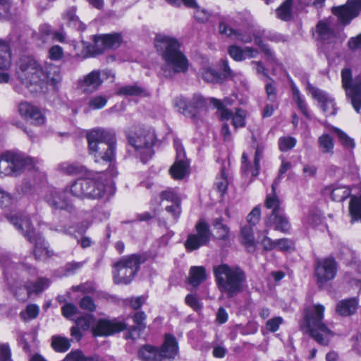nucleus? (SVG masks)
Listing matches in <instances>:
<instances>
[{"label": "nucleus", "instance_id": "nucleus-53", "mask_svg": "<svg viewBox=\"0 0 361 361\" xmlns=\"http://www.w3.org/2000/svg\"><path fill=\"white\" fill-rule=\"evenodd\" d=\"M108 99L103 95H97L91 98L88 102V106L90 109L97 110L104 108Z\"/></svg>", "mask_w": 361, "mask_h": 361}, {"label": "nucleus", "instance_id": "nucleus-22", "mask_svg": "<svg viewBox=\"0 0 361 361\" xmlns=\"http://www.w3.org/2000/svg\"><path fill=\"white\" fill-rule=\"evenodd\" d=\"M102 82L101 71L99 70H94L87 74L83 79L80 81L79 86L82 92L92 93L96 91Z\"/></svg>", "mask_w": 361, "mask_h": 361}, {"label": "nucleus", "instance_id": "nucleus-36", "mask_svg": "<svg viewBox=\"0 0 361 361\" xmlns=\"http://www.w3.org/2000/svg\"><path fill=\"white\" fill-rule=\"evenodd\" d=\"M188 162L187 160L176 159L170 169V173L174 179H182L188 172Z\"/></svg>", "mask_w": 361, "mask_h": 361}, {"label": "nucleus", "instance_id": "nucleus-8", "mask_svg": "<svg viewBox=\"0 0 361 361\" xmlns=\"http://www.w3.org/2000/svg\"><path fill=\"white\" fill-rule=\"evenodd\" d=\"M178 353V345L175 338L166 335L164 343L160 350L149 345L140 348L138 356L142 361H163L173 358Z\"/></svg>", "mask_w": 361, "mask_h": 361}, {"label": "nucleus", "instance_id": "nucleus-29", "mask_svg": "<svg viewBox=\"0 0 361 361\" xmlns=\"http://www.w3.org/2000/svg\"><path fill=\"white\" fill-rule=\"evenodd\" d=\"M357 189L360 191V195H352L348 205L352 223L361 221V183L357 186Z\"/></svg>", "mask_w": 361, "mask_h": 361}, {"label": "nucleus", "instance_id": "nucleus-26", "mask_svg": "<svg viewBox=\"0 0 361 361\" xmlns=\"http://www.w3.org/2000/svg\"><path fill=\"white\" fill-rule=\"evenodd\" d=\"M228 53L235 61H241L246 59L255 58L258 54V51L249 47L242 48L239 46L231 45L228 49Z\"/></svg>", "mask_w": 361, "mask_h": 361}, {"label": "nucleus", "instance_id": "nucleus-13", "mask_svg": "<svg viewBox=\"0 0 361 361\" xmlns=\"http://www.w3.org/2000/svg\"><path fill=\"white\" fill-rule=\"evenodd\" d=\"M195 233L190 234L185 243L188 251L192 252L207 245L212 236L208 224L203 219L198 221L195 226Z\"/></svg>", "mask_w": 361, "mask_h": 361}, {"label": "nucleus", "instance_id": "nucleus-57", "mask_svg": "<svg viewBox=\"0 0 361 361\" xmlns=\"http://www.w3.org/2000/svg\"><path fill=\"white\" fill-rule=\"evenodd\" d=\"M39 312V307L36 305L31 304L27 306L25 311L21 312L20 316L24 320L32 319L37 317Z\"/></svg>", "mask_w": 361, "mask_h": 361}, {"label": "nucleus", "instance_id": "nucleus-39", "mask_svg": "<svg viewBox=\"0 0 361 361\" xmlns=\"http://www.w3.org/2000/svg\"><path fill=\"white\" fill-rule=\"evenodd\" d=\"M291 89L293 93V99L297 104L298 109L305 117L310 118L307 105L306 104L304 96L300 94V90L295 85H292Z\"/></svg>", "mask_w": 361, "mask_h": 361}, {"label": "nucleus", "instance_id": "nucleus-9", "mask_svg": "<svg viewBox=\"0 0 361 361\" xmlns=\"http://www.w3.org/2000/svg\"><path fill=\"white\" fill-rule=\"evenodd\" d=\"M143 262L142 257L136 254L122 257L114 265L113 275L115 283H129L136 275L140 264Z\"/></svg>", "mask_w": 361, "mask_h": 361}, {"label": "nucleus", "instance_id": "nucleus-12", "mask_svg": "<svg viewBox=\"0 0 361 361\" xmlns=\"http://www.w3.org/2000/svg\"><path fill=\"white\" fill-rule=\"evenodd\" d=\"M341 78L346 96L350 99L354 109L358 113L361 107V81L352 80V73L349 68L342 70Z\"/></svg>", "mask_w": 361, "mask_h": 361}, {"label": "nucleus", "instance_id": "nucleus-28", "mask_svg": "<svg viewBox=\"0 0 361 361\" xmlns=\"http://www.w3.org/2000/svg\"><path fill=\"white\" fill-rule=\"evenodd\" d=\"M358 307V299L351 298L339 301L336 305V312L344 317L354 314Z\"/></svg>", "mask_w": 361, "mask_h": 361}, {"label": "nucleus", "instance_id": "nucleus-24", "mask_svg": "<svg viewBox=\"0 0 361 361\" xmlns=\"http://www.w3.org/2000/svg\"><path fill=\"white\" fill-rule=\"evenodd\" d=\"M219 31L221 34L243 43H249L252 40V37L249 32L233 30L226 25L224 19H221L219 23Z\"/></svg>", "mask_w": 361, "mask_h": 361}, {"label": "nucleus", "instance_id": "nucleus-43", "mask_svg": "<svg viewBox=\"0 0 361 361\" xmlns=\"http://www.w3.org/2000/svg\"><path fill=\"white\" fill-rule=\"evenodd\" d=\"M319 147L323 153L333 154L334 147L332 137L328 134H323L318 138Z\"/></svg>", "mask_w": 361, "mask_h": 361}, {"label": "nucleus", "instance_id": "nucleus-56", "mask_svg": "<svg viewBox=\"0 0 361 361\" xmlns=\"http://www.w3.org/2000/svg\"><path fill=\"white\" fill-rule=\"evenodd\" d=\"M331 130H334L336 133L343 145L348 148L354 147L355 142L353 140L349 137L344 132L334 126L331 127Z\"/></svg>", "mask_w": 361, "mask_h": 361}, {"label": "nucleus", "instance_id": "nucleus-32", "mask_svg": "<svg viewBox=\"0 0 361 361\" xmlns=\"http://www.w3.org/2000/svg\"><path fill=\"white\" fill-rule=\"evenodd\" d=\"M58 169L61 172L70 176L87 175L86 168L76 163H70L68 161L61 162L58 165Z\"/></svg>", "mask_w": 361, "mask_h": 361}, {"label": "nucleus", "instance_id": "nucleus-27", "mask_svg": "<svg viewBox=\"0 0 361 361\" xmlns=\"http://www.w3.org/2000/svg\"><path fill=\"white\" fill-rule=\"evenodd\" d=\"M357 188H350L346 185L336 184L335 185L325 188V193L330 194L332 200L342 202L348 197L352 191Z\"/></svg>", "mask_w": 361, "mask_h": 361}, {"label": "nucleus", "instance_id": "nucleus-62", "mask_svg": "<svg viewBox=\"0 0 361 361\" xmlns=\"http://www.w3.org/2000/svg\"><path fill=\"white\" fill-rule=\"evenodd\" d=\"M146 298L143 295L126 298L124 303L126 305H130L134 310H138L145 303Z\"/></svg>", "mask_w": 361, "mask_h": 361}, {"label": "nucleus", "instance_id": "nucleus-31", "mask_svg": "<svg viewBox=\"0 0 361 361\" xmlns=\"http://www.w3.org/2000/svg\"><path fill=\"white\" fill-rule=\"evenodd\" d=\"M279 178H277L273 182L271 185L272 193L267 196L265 201L266 208L271 209V214H276L283 211V209L281 207V201L275 193L276 188L279 183Z\"/></svg>", "mask_w": 361, "mask_h": 361}, {"label": "nucleus", "instance_id": "nucleus-18", "mask_svg": "<svg viewBox=\"0 0 361 361\" xmlns=\"http://www.w3.org/2000/svg\"><path fill=\"white\" fill-rule=\"evenodd\" d=\"M66 193L67 188L64 190L51 189L45 196V200L54 209L71 212L73 204L66 197Z\"/></svg>", "mask_w": 361, "mask_h": 361}, {"label": "nucleus", "instance_id": "nucleus-2", "mask_svg": "<svg viewBox=\"0 0 361 361\" xmlns=\"http://www.w3.org/2000/svg\"><path fill=\"white\" fill-rule=\"evenodd\" d=\"M154 46L165 62L162 71L166 77H170L173 73L187 71L188 60L180 51V44L176 38L158 35L154 39Z\"/></svg>", "mask_w": 361, "mask_h": 361}, {"label": "nucleus", "instance_id": "nucleus-42", "mask_svg": "<svg viewBox=\"0 0 361 361\" xmlns=\"http://www.w3.org/2000/svg\"><path fill=\"white\" fill-rule=\"evenodd\" d=\"M147 318L146 314L142 312H137L133 317V319L134 323L136 324V326H133L132 329L128 332V335L126 336V338H135L133 336V330L138 329L140 331H143L145 327V320Z\"/></svg>", "mask_w": 361, "mask_h": 361}, {"label": "nucleus", "instance_id": "nucleus-63", "mask_svg": "<svg viewBox=\"0 0 361 361\" xmlns=\"http://www.w3.org/2000/svg\"><path fill=\"white\" fill-rule=\"evenodd\" d=\"M261 210L259 207L257 206L252 209L247 216V221L251 227L255 226L260 219Z\"/></svg>", "mask_w": 361, "mask_h": 361}, {"label": "nucleus", "instance_id": "nucleus-4", "mask_svg": "<svg viewBox=\"0 0 361 361\" xmlns=\"http://www.w3.org/2000/svg\"><path fill=\"white\" fill-rule=\"evenodd\" d=\"M10 221L29 242L34 244V255L37 259L44 260L53 255L40 232L32 226L30 216L16 215L11 216Z\"/></svg>", "mask_w": 361, "mask_h": 361}, {"label": "nucleus", "instance_id": "nucleus-41", "mask_svg": "<svg viewBox=\"0 0 361 361\" xmlns=\"http://www.w3.org/2000/svg\"><path fill=\"white\" fill-rule=\"evenodd\" d=\"M49 281L44 278L39 279L34 283H26L25 288L27 291V296H29L32 293H37L42 291L49 286Z\"/></svg>", "mask_w": 361, "mask_h": 361}, {"label": "nucleus", "instance_id": "nucleus-49", "mask_svg": "<svg viewBox=\"0 0 361 361\" xmlns=\"http://www.w3.org/2000/svg\"><path fill=\"white\" fill-rule=\"evenodd\" d=\"M144 93V90L136 85H126L118 90V94L126 96H137Z\"/></svg>", "mask_w": 361, "mask_h": 361}, {"label": "nucleus", "instance_id": "nucleus-21", "mask_svg": "<svg viewBox=\"0 0 361 361\" xmlns=\"http://www.w3.org/2000/svg\"><path fill=\"white\" fill-rule=\"evenodd\" d=\"M161 200H166L172 202V205L166 206V210L171 214L175 219H178L180 214V199L176 189L169 188L160 194Z\"/></svg>", "mask_w": 361, "mask_h": 361}, {"label": "nucleus", "instance_id": "nucleus-15", "mask_svg": "<svg viewBox=\"0 0 361 361\" xmlns=\"http://www.w3.org/2000/svg\"><path fill=\"white\" fill-rule=\"evenodd\" d=\"M306 89L311 97L317 101L319 107L326 116L334 115L336 112L334 99L326 92L307 82Z\"/></svg>", "mask_w": 361, "mask_h": 361}, {"label": "nucleus", "instance_id": "nucleus-33", "mask_svg": "<svg viewBox=\"0 0 361 361\" xmlns=\"http://www.w3.org/2000/svg\"><path fill=\"white\" fill-rule=\"evenodd\" d=\"M240 242L249 252H254L256 247L252 227L245 226L240 231Z\"/></svg>", "mask_w": 361, "mask_h": 361}, {"label": "nucleus", "instance_id": "nucleus-6", "mask_svg": "<svg viewBox=\"0 0 361 361\" xmlns=\"http://www.w3.org/2000/svg\"><path fill=\"white\" fill-rule=\"evenodd\" d=\"M17 75L30 92H37L42 89V68L32 57L24 56L20 59Z\"/></svg>", "mask_w": 361, "mask_h": 361}, {"label": "nucleus", "instance_id": "nucleus-19", "mask_svg": "<svg viewBox=\"0 0 361 361\" xmlns=\"http://www.w3.org/2000/svg\"><path fill=\"white\" fill-rule=\"evenodd\" d=\"M126 328V324L117 319H99L93 327V333L95 336H107L114 333L123 331Z\"/></svg>", "mask_w": 361, "mask_h": 361}, {"label": "nucleus", "instance_id": "nucleus-34", "mask_svg": "<svg viewBox=\"0 0 361 361\" xmlns=\"http://www.w3.org/2000/svg\"><path fill=\"white\" fill-rule=\"evenodd\" d=\"M88 190L90 194H87L86 198L99 199L101 198L105 192V185L104 183L89 177Z\"/></svg>", "mask_w": 361, "mask_h": 361}, {"label": "nucleus", "instance_id": "nucleus-44", "mask_svg": "<svg viewBox=\"0 0 361 361\" xmlns=\"http://www.w3.org/2000/svg\"><path fill=\"white\" fill-rule=\"evenodd\" d=\"M322 221L321 212L315 209L310 211L303 220V224L306 226L315 227Z\"/></svg>", "mask_w": 361, "mask_h": 361}, {"label": "nucleus", "instance_id": "nucleus-40", "mask_svg": "<svg viewBox=\"0 0 361 361\" xmlns=\"http://www.w3.org/2000/svg\"><path fill=\"white\" fill-rule=\"evenodd\" d=\"M11 63L10 49L8 45L0 40V69H8Z\"/></svg>", "mask_w": 361, "mask_h": 361}, {"label": "nucleus", "instance_id": "nucleus-58", "mask_svg": "<svg viewBox=\"0 0 361 361\" xmlns=\"http://www.w3.org/2000/svg\"><path fill=\"white\" fill-rule=\"evenodd\" d=\"M188 8H194V18L199 22H206L209 20L210 17V13L209 11L204 8H201L198 4L196 3L195 6H188Z\"/></svg>", "mask_w": 361, "mask_h": 361}, {"label": "nucleus", "instance_id": "nucleus-35", "mask_svg": "<svg viewBox=\"0 0 361 361\" xmlns=\"http://www.w3.org/2000/svg\"><path fill=\"white\" fill-rule=\"evenodd\" d=\"M63 18L70 27L74 29L81 31L85 29V24L82 23L76 16L75 8L74 7L67 9L63 15Z\"/></svg>", "mask_w": 361, "mask_h": 361}, {"label": "nucleus", "instance_id": "nucleus-60", "mask_svg": "<svg viewBox=\"0 0 361 361\" xmlns=\"http://www.w3.org/2000/svg\"><path fill=\"white\" fill-rule=\"evenodd\" d=\"M265 89L269 100L274 102L276 99V89L275 82L270 78L265 80Z\"/></svg>", "mask_w": 361, "mask_h": 361}, {"label": "nucleus", "instance_id": "nucleus-5", "mask_svg": "<svg viewBox=\"0 0 361 361\" xmlns=\"http://www.w3.org/2000/svg\"><path fill=\"white\" fill-rule=\"evenodd\" d=\"M325 307L320 304H314L305 309V322L307 331L319 343L327 345L334 334L323 322Z\"/></svg>", "mask_w": 361, "mask_h": 361}, {"label": "nucleus", "instance_id": "nucleus-7", "mask_svg": "<svg viewBox=\"0 0 361 361\" xmlns=\"http://www.w3.org/2000/svg\"><path fill=\"white\" fill-rule=\"evenodd\" d=\"M37 161L20 154L6 152L0 156V176H17L25 169H34Z\"/></svg>", "mask_w": 361, "mask_h": 361}, {"label": "nucleus", "instance_id": "nucleus-25", "mask_svg": "<svg viewBox=\"0 0 361 361\" xmlns=\"http://www.w3.org/2000/svg\"><path fill=\"white\" fill-rule=\"evenodd\" d=\"M42 87L45 83L56 86L61 80V71L58 66L47 63L42 68Z\"/></svg>", "mask_w": 361, "mask_h": 361}, {"label": "nucleus", "instance_id": "nucleus-51", "mask_svg": "<svg viewBox=\"0 0 361 361\" xmlns=\"http://www.w3.org/2000/svg\"><path fill=\"white\" fill-rule=\"evenodd\" d=\"M36 106L27 102H23L19 104L18 111L20 116L27 121Z\"/></svg>", "mask_w": 361, "mask_h": 361}, {"label": "nucleus", "instance_id": "nucleus-38", "mask_svg": "<svg viewBox=\"0 0 361 361\" xmlns=\"http://www.w3.org/2000/svg\"><path fill=\"white\" fill-rule=\"evenodd\" d=\"M51 347L56 352L64 353L71 348V341L68 338L62 336H53L51 337Z\"/></svg>", "mask_w": 361, "mask_h": 361}, {"label": "nucleus", "instance_id": "nucleus-47", "mask_svg": "<svg viewBox=\"0 0 361 361\" xmlns=\"http://www.w3.org/2000/svg\"><path fill=\"white\" fill-rule=\"evenodd\" d=\"M213 226L216 230V233L219 239L227 240L229 237V228L222 223V219L217 218L214 220Z\"/></svg>", "mask_w": 361, "mask_h": 361}, {"label": "nucleus", "instance_id": "nucleus-23", "mask_svg": "<svg viewBox=\"0 0 361 361\" xmlns=\"http://www.w3.org/2000/svg\"><path fill=\"white\" fill-rule=\"evenodd\" d=\"M267 226L282 233H288L290 229V224L284 211L276 214H269L266 220Z\"/></svg>", "mask_w": 361, "mask_h": 361}, {"label": "nucleus", "instance_id": "nucleus-37", "mask_svg": "<svg viewBox=\"0 0 361 361\" xmlns=\"http://www.w3.org/2000/svg\"><path fill=\"white\" fill-rule=\"evenodd\" d=\"M207 279V274L203 267H192L190 270L189 283L194 287L198 286Z\"/></svg>", "mask_w": 361, "mask_h": 361}, {"label": "nucleus", "instance_id": "nucleus-20", "mask_svg": "<svg viewBox=\"0 0 361 361\" xmlns=\"http://www.w3.org/2000/svg\"><path fill=\"white\" fill-rule=\"evenodd\" d=\"M263 151L264 149L262 146L258 145L257 147L252 163L248 161L246 153L243 154L241 171L243 176L251 174L252 177H256L259 174V161L263 157Z\"/></svg>", "mask_w": 361, "mask_h": 361}, {"label": "nucleus", "instance_id": "nucleus-1", "mask_svg": "<svg viewBox=\"0 0 361 361\" xmlns=\"http://www.w3.org/2000/svg\"><path fill=\"white\" fill-rule=\"evenodd\" d=\"M90 153L96 163L109 166L108 173L111 176L117 175L115 160L114 133L104 129H94L87 135Z\"/></svg>", "mask_w": 361, "mask_h": 361}, {"label": "nucleus", "instance_id": "nucleus-45", "mask_svg": "<svg viewBox=\"0 0 361 361\" xmlns=\"http://www.w3.org/2000/svg\"><path fill=\"white\" fill-rule=\"evenodd\" d=\"M200 73L202 79L207 82H214L219 79L218 73L209 64L203 65Z\"/></svg>", "mask_w": 361, "mask_h": 361}, {"label": "nucleus", "instance_id": "nucleus-3", "mask_svg": "<svg viewBox=\"0 0 361 361\" xmlns=\"http://www.w3.org/2000/svg\"><path fill=\"white\" fill-rule=\"evenodd\" d=\"M214 274L219 290L228 297L232 298L243 290L246 276L239 267L221 264L214 267Z\"/></svg>", "mask_w": 361, "mask_h": 361}, {"label": "nucleus", "instance_id": "nucleus-64", "mask_svg": "<svg viewBox=\"0 0 361 361\" xmlns=\"http://www.w3.org/2000/svg\"><path fill=\"white\" fill-rule=\"evenodd\" d=\"M63 361H88V357H85L80 350H76L67 354Z\"/></svg>", "mask_w": 361, "mask_h": 361}, {"label": "nucleus", "instance_id": "nucleus-30", "mask_svg": "<svg viewBox=\"0 0 361 361\" xmlns=\"http://www.w3.org/2000/svg\"><path fill=\"white\" fill-rule=\"evenodd\" d=\"M89 177L85 178H79L74 181L70 186L69 191L74 197L84 198L87 194H90L88 190Z\"/></svg>", "mask_w": 361, "mask_h": 361}, {"label": "nucleus", "instance_id": "nucleus-14", "mask_svg": "<svg viewBox=\"0 0 361 361\" xmlns=\"http://www.w3.org/2000/svg\"><path fill=\"white\" fill-rule=\"evenodd\" d=\"M209 102L220 112V118L222 121L231 120L232 125L235 128H243L245 126L247 113L242 109H236L235 112L228 109L223 108V104L216 98H210Z\"/></svg>", "mask_w": 361, "mask_h": 361}, {"label": "nucleus", "instance_id": "nucleus-54", "mask_svg": "<svg viewBox=\"0 0 361 361\" xmlns=\"http://www.w3.org/2000/svg\"><path fill=\"white\" fill-rule=\"evenodd\" d=\"M173 105L183 114H186L188 111L190 112L189 102L182 96L176 97L173 101Z\"/></svg>", "mask_w": 361, "mask_h": 361}, {"label": "nucleus", "instance_id": "nucleus-10", "mask_svg": "<svg viewBox=\"0 0 361 361\" xmlns=\"http://www.w3.org/2000/svg\"><path fill=\"white\" fill-rule=\"evenodd\" d=\"M155 138L154 131L145 128H139L133 134L128 136L130 144L135 148L143 163H146L153 154L152 147Z\"/></svg>", "mask_w": 361, "mask_h": 361}, {"label": "nucleus", "instance_id": "nucleus-11", "mask_svg": "<svg viewBox=\"0 0 361 361\" xmlns=\"http://www.w3.org/2000/svg\"><path fill=\"white\" fill-rule=\"evenodd\" d=\"M121 36L118 33L106 34L94 37V44L87 45L82 43L84 50L77 55L81 59L94 56L102 54L106 49H115L119 47Z\"/></svg>", "mask_w": 361, "mask_h": 361}, {"label": "nucleus", "instance_id": "nucleus-46", "mask_svg": "<svg viewBox=\"0 0 361 361\" xmlns=\"http://www.w3.org/2000/svg\"><path fill=\"white\" fill-rule=\"evenodd\" d=\"M293 0H286L276 10V16L283 20H288L291 17V6Z\"/></svg>", "mask_w": 361, "mask_h": 361}, {"label": "nucleus", "instance_id": "nucleus-16", "mask_svg": "<svg viewBox=\"0 0 361 361\" xmlns=\"http://www.w3.org/2000/svg\"><path fill=\"white\" fill-rule=\"evenodd\" d=\"M360 11L361 0H348L345 4L332 8V13L344 25L349 24L354 18L357 17Z\"/></svg>", "mask_w": 361, "mask_h": 361}, {"label": "nucleus", "instance_id": "nucleus-48", "mask_svg": "<svg viewBox=\"0 0 361 361\" xmlns=\"http://www.w3.org/2000/svg\"><path fill=\"white\" fill-rule=\"evenodd\" d=\"M317 32L321 39L324 40L329 39L334 35V32L330 28L329 25L324 21H320L318 23Z\"/></svg>", "mask_w": 361, "mask_h": 361}, {"label": "nucleus", "instance_id": "nucleus-61", "mask_svg": "<svg viewBox=\"0 0 361 361\" xmlns=\"http://www.w3.org/2000/svg\"><path fill=\"white\" fill-rule=\"evenodd\" d=\"M189 104L190 111H192V109L197 110L204 108L207 104V102L202 96L194 94Z\"/></svg>", "mask_w": 361, "mask_h": 361}, {"label": "nucleus", "instance_id": "nucleus-17", "mask_svg": "<svg viewBox=\"0 0 361 361\" xmlns=\"http://www.w3.org/2000/svg\"><path fill=\"white\" fill-rule=\"evenodd\" d=\"M336 272L337 266L334 258L328 257L317 262L315 267V276L320 286L334 279Z\"/></svg>", "mask_w": 361, "mask_h": 361}, {"label": "nucleus", "instance_id": "nucleus-52", "mask_svg": "<svg viewBox=\"0 0 361 361\" xmlns=\"http://www.w3.org/2000/svg\"><path fill=\"white\" fill-rule=\"evenodd\" d=\"M297 143L295 137L290 136H283L279 140V147L281 151L286 152L293 149Z\"/></svg>", "mask_w": 361, "mask_h": 361}, {"label": "nucleus", "instance_id": "nucleus-59", "mask_svg": "<svg viewBox=\"0 0 361 361\" xmlns=\"http://www.w3.org/2000/svg\"><path fill=\"white\" fill-rule=\"evenodd\" d=\"M283 319L281 317H274L267 321L265 326L269 331L276 332L279 329V327L283 324Z\"/></svg>", "mask_w": 361, "mask_h": 361}, {"label": "nucleus", "instance_id": "nucleus-50", "mask_svg": "<svg viewBox=\"0 0 361 361\" xmlns=\"http://www.w3.org/2000/svg\"><path fill=\"white\" fill-rule=\"evenodd\" d=\"M30 121L32 124L35 126H42L46 121V117L42 112V111L38 107L36 106L30 116L27 120Z\"/></svg>", "mask_w": 361, "mask_h": 361}, {"label": "nucleus", "instance_id": "nucleus-55", "mask_svg": "<svg viewBox=\"0 0 361 361\" xmlns=\"http://www.w3.org/2000/svg\"><path fill=\"white\" fill-rule=\"evenodd\" d=\"M0 264H3L4 267V274L6 278H8V276H12L13 271L17 267L1 251H0Z\"/></svg>", "mask_w": 361, "mask_h": 361}]
</instances>
